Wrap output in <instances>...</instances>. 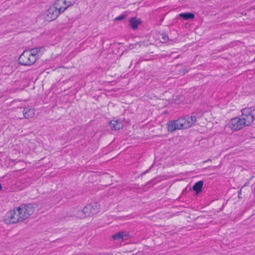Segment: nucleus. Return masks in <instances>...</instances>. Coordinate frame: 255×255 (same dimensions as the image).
Segmentation results:
<instances>
[{
  "instance_id": "6ab92c4d",
  "label": "nucleus",
  "mask_w": 255,
  "mask_h": 255,
  "mask_svg": "<svg viewBox=\"0 0 255 255\" xmlns=\"http://www.w3.org/2000/svg\"><path fill=\"white\" fill-rule=\"evenodd\" d=\"M175 102H176V103H178V102H177V101H176V99H175Z\"/></svg>"
},
{
  "instance_id": "7ed1b4c3",
  "label": "nucleus",
  "mask_w": 255,
  "mask_h": 255,
  "mask_svg": "<svg viewBox=\"0 0 255 255\" xmlns=\"http://www.w3.org/2000/svg\"><path fill=\"white\" fill-rule=\"evenodd\" d=\"M196 122V118L194 116L180 118L177 120L171 121L167 125L169 131L173 132L176 130L187 128L191 127Z\"/></svg>"
},
{
  "instance_id": "1a4fd4ad",
  "label": "nucleus",
  "mask_w": 255,
  "mask_h": 255,
  "mask_svg": "<svg viewBox=\"0 0 255 255\" xmlns=\"http://www.w3.org/2000/svg\"><path fill=\"white\" fill-rule=\"evenodd\" d=\"M57 4L62 7V9L64 11L68 7L72 5L75 2V0H57Z\"/></svg>"
},
{
  "instance_id": "6e6552de",
  "label": "nucleus",
  "mask_w": 255,
  "mask_h": 255,
  "mask_svg": "<svg viewBox=\"0 0 255 255\" xmlns=\"http://www.w3.org/2000/svg\"><path fill=\"white\" fill-rule=\"evenodd\" d=\"M129 238V234L126 231H121L112 236V239L116 243H122Z\"/></svg>"
},
{
  "instance_id": "f8f14e48",
  "label": "nucleus",
  "mask_w": 255,
  "mask_h": 255,
  "mask_svg": "<svg viewBox=\"0 0 255 255\" xmlns=\"http://www.w3.org/2000/svg\"><path fill=\"white\" fill-rule=\"evenodd\" d=\"M129 22L132 28L135 29L137 28L138 26L141 23V21L140 19H137L136 17H132L131 18Z\"/></svg>"
},
{
  "instance_id": "4468645a",
  "label": "nucleus",
  "mask_w": 255,
  "mask_h": 255,
  "mask_svg": "<svg viewBox=\"0 0 255 255\" xmlns=\"http://www.w3.org/2000/svg\"><path fill=\"white\" fill-rule=\"evenodd\" d=\"M179 16L185 19H188L193 18L194 15L191 13H182L179 14Z\"/></svg>"
},
{
  "instance_id": "423d86ee",
  "label": "nucleus",
  "mask_w": 255,
  "mask_h": 255,
  "mask_svg": "<svg viewBox=\"0 0 255 255\" xmlns=\"http://www.w3.org/2000/svg\"><path fill=\"white\" fill-rule=\"evenodd\" d=\"M100 205L97 203H94L86 206L83 209L82 212L84 216H80V218H84L85 216H90L96 214L99 212Z\"/></svg>"
},
{
  "instance_id": "0eeeda50",
  "label": "nucleus",
  "mask_w": 255,
  "mask_h": 255,
  "mask_svg": "<svg viewBox=\"0 0 255 255\" xmlns=\"http://www.w3.org/2000/svg\"><path fill=\"white\" fill-rule=\"evenodd\" d=\"M245 126L241 119L236 117L231 119L227 123L226 127L230 128L232 131H236L242 129Z\"/></svg>"
},
{
  "instance_id": "39448f33",
  "label": "nucleus",
  "mask_w": 255,
  "mask_h": 255,
  "mask_svg": "<svg viewBox=\"0 0 255 255\" xmlns=\"http://www.w3.org/2000/svg\"><path fill=\"white\" fill-rule=\"evenodd\" d=\"M253 110L252 108H245L242 110L240 118L245 127L249 126L254 121Z\"/></svg>"
},
{
  "instance_id": "f03ea898",
  "label": "nucleus",
  "mask_w": 255,
  "mask_h": 255,
  "mask_svg": "<svg viewBox=\"0 0 255 255\" xmlns=\"http://www.w3.org/2000/svg\"><path fill=\"white\" fill-rule=\"evenodd\" d=\"M43 47H37L24 51L18 58V63L23 66H30L35 64L44 54Z\"/></svg>"
},
{
  "instance_id": "f3484780",
  "label": "nucleus",
  "mask_w": 255,
  "mask_h": 255,
  "mask_svg": "<svg viewBox=\"0 0 255 255\" xmlns=\"http://www.w3.org/2000/svg\"><path fill=\"white\" fill-rule=\"evenodd\" d=\"M176 98H178L179 100L182 101L183 100V97L182 96H176Z\"/></svg>"
},
{
  "instance_id": "2eb2a0df",
  "label": "nucleus",
  "mask_w": 255,
  "mask_h": 255,
  "mask_svg": "<svg viewBox=\"0 0 255 255\" xmlns=\"http://www.w3.org/2000/svg\"><path fill=\"white\" fill-rule=\"evenodd\" d=\"M125 17H126V16L125 15H121L118 17H116L115 18V21L122 20L124 19Z\"/></svg>"
},
{
  "instance_id": "9b49d317",
  "label": "nucleus",
  "mask_w": 255,
  "mask_h": 255,
  "mask_svg": "<svg viewBox=\"0 0 255 255\" xmlns=\"http://www.w3.org/2000/svg\"><path fill=\"white\" fill-rule=\"evenodd\" d=\"M22 113L23 117L26 119L33 118L35 115L34 110L31 109H24Z\"/></svg>"
},
{
  "instance_id": "f257e3e1",
  "label": "nucleus",
  "mask_w": 255,
  "mask_h": 255,
  "mask_svg": "<svg viewBox=\"0 0 255 255\" xmlns=\"http://www.w3.org/2000/svg\"><path fill=\"white\" fill-rule=\"evenodd\" d=\"M35 211L32 204L22 205L8 212L4 218L6 224H15L28 218Z\"/></svg>"
},
{
  "instance_id": "a211bd4d",
  "label": "nucleus",
  "mask_w": 255,
  "mask_h": 255,
  "mask_svg": "<svg viewBox=\"0 0 255 255\" xmlns=\"http://www.w3.org/2000/svg\"><path fill=\"white\" fill-rule=\"evenodd\" d=\"M2 187H1V184H0V190L1 189Z\"/></svg>"
},
{
  "instance_id": "20e7f679",
  "label": "nucleus",
  "mask_w": 255,
  "mask_h": 255,
  "mask_svg": "<svg viewBox=\"0 0 255 255\" xmlns=\"http://www.w3.org/2000/svg\"><path fill=\"white\" fill-rule=\"evenodd\" d=\"M62 7L59 6L56 2L52 6L50 7L44 13V19L48 21L56 19L61 12H63Z\"/></svg>"
},
{
  "instance_id": "dca6fc26",
  "label": "nucleus",
  "mask_w": 255,
  "mask_h": 255,
  "mask_svg": "<svg viewBox=\"0 0 255 255\" xmlns=\"http://www.w3.org/2000/svg\"><path fill=\"white\" fill-rule=\"evenodd\" d=\"M168 39V36L166 35H162V42H165V41Z\"/></svg>"
},
{
  "instance_id": "9d476101",
  "label": "nucleus",
  "mask_w": 255,
  "mask_h": 255,
  "mask_svg": "<svg viewBox=\"0 0 255 255\" xmlns=\"http://www.w3.org/2000/svg\"><path fill=\"white\" fill-rule=\"evenodd\" d=\"M111 128L115 130H119L123 128V124L118 120H112L110 122Z\"/></svg>"
},
{
  "instance_id": "ddd939ff",
  "label": "nucleus",
  "mask_w": 255,
  "mask_h": 255,
  "mask_svg": "<svg viewBox=\"0 0 255 255\" xmlns=\"http://www.w3.org/2000/svg\"><path fill=\"white\" fill-rule=\"evenodd\" d=\"M203 185V181H199L194 185L192 188L193 190L196 191V194H198L201 191Z\"/></svg>"
}]
</instances>
